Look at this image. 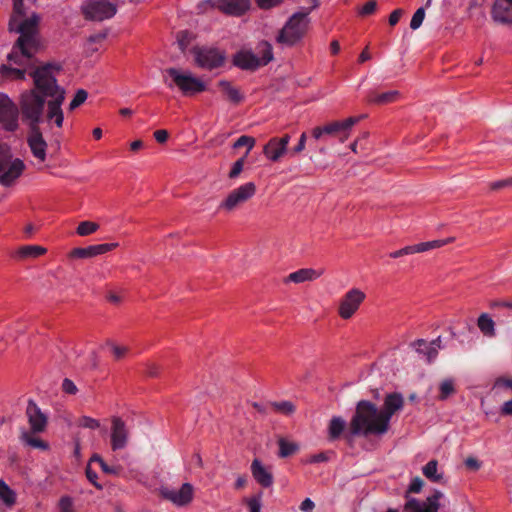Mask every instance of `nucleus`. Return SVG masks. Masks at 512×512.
I'll return each instance as SVG.
<instances>
[{
    "label": "nucleus",
    "mask_w": 512,
    "mask_h": 512,
    "mask_svg": "<svg viewBox=\"0 0 512 512\" xmlns=\"http://www.w3.org/2000/svg\"><path fill=\"white\" fill-rule=\"evenodd\" d=\"M59 63L49 62L35 67L29 72L34 88L21 93L19 109L22 121L31 127H39L41 122L62 128L64 113L62 105L66 91L58 84L56 75L61 71Z\"/></svg>",
    "instance_id": "obj_1"
},
{
    "label": "nucleus",
    "mask_w": 512,
    "mask_h": 512,
    "mask_svg": "<svg viewBox=\"0 0 512 512\" xmlns=\"http://www.w3.org/2000/svg\"><path fill=\"white\" fill-rule=\"evenodd\" d=\"M39 17L33 14L24 20H16V17H10L8 28L10 32L19 33L16 43L7 59L16 65H23L30 61L38 50V42L36 39V28Z\"/></svg>",
    "instance_id": "obj_2"
},
{
    "label": "nucleus",
    "mask_w": 512,
    "mask_h": 512,
    "mask_svg": "<svg viewBox=\"0 0 512 512\" xmlns=\"http://www.w3.org/2000/svg\"><path fill=\"white\" fill-rule=\"evenodd\" d=\"M387 431L388 428L378 407L368 400H360L350 420L348 433L351 436L366 437L369 435H382Z\"/></svg>",
    "instance_id": "obj_3"
},
{
    "label": "nucleus",
    "mask_w": 512,
    "mask_h": 512,
    "mask_svg": "<svg viewBox=\"0 0 512 512\" xmlns=\"http://www.w3.org/2000/svg\"><path fill=\"white\" fill-rule=\"evenodd\" d=\"M310 10H301L289 17L279 31L276 42L284 46H294L300 42L308 31Z\"/></svg>",
    "instance_id": "obj_4"
},
{
    "label": "nucleus",
    "mask_w": 512,
    "mask_h": 512,
    "mask_svg": "<svg viewBox=\"0 0 512 512\" xmlns=\"http://www.w3.org/2000/svg\"><path fill=\"white\" fill-rule=\"evenodd\" d=\"M365 115L358 117H349L342 121H332L324 126L315 127L312 130V137L315 140H323L325 137L339 138L340 142H345L350 136L351 129L356 125Z\"/></svg>",
    "instance_id": "obj_5"
},
{
    "label": "nucleus",
    "mask_w": 512,
    "mask_h": 512,
    "mask_svg": "<svg viewBox=\"0 0 512 512\" xmlns=\"http://www.w3.org/2000/svg\"><path fill=\"white\" fill-rule=\"evenodd\" d=\"M166 74L172 79L170 83L165 80L167 86L169 88L177 86L185 96H193L206 90L205 83L190 72H184L177 68H168L166 69Z\"/></svg>",
    "instance_id": "obj_6"
},
{
    "label": "nucleus",
    "mask_w": 512,
    "mask_h": 512,
    "mask_svg": "<svg viewBox=\"0 0 512 512\" xmlns=\"http://www.w3.org/2000/svg\"><path fill=\"white\" fill-rule=\"evenodd\" d=\"M25 169L24 162L13 159L9 149L0 145V185L9 187L22 175Z\"/></svg>",
    "instance_id": "obj_7"
},
{
    "label": "nucleus",
    "mask_w": 512,
    "mask_h": 512,
    "mask_svg": "<svg viewBox=\"0 0 512 512\" xmlns=\"http://www.w3.org/2000/svg\"><path fill=\"white\" fill-rule=\"evenodd\" d=\"M196 64L207 70H213L224 65L226 54L214 47H197L193 50Z\"/></svg>",
    "instance_id": "obj_8"
},
{
    "label": "nucleus",
    "mask_w": 512,
    "mask_h": 512,
    "mask_svg": "<svg viewBox=\"0 0 512 512\" xmlns=\"http://www.w3.org/2000/svg\"><path fill=\"white\" fill-rule=\"evenodd\" d=\"M116 12V6L109 0H86L83 6V13L88 20L103 21L112 18Z\"/></svg>",
    "instance_id": "obj_9"
},
{
    "label": "nucleus",
    "mask_w": 512,
    "mask_h": 512,
    "mask_svg": "<svg viewBox=\"0 0 512 512\" xmlns=\"http://www.w3.org/2000/svg\"><path fill=\"white\" fill-rule=\"evenodd\" d=\"M256 192V186L253 182H247L238 188L232 190L226 199L221 202L219 209L231 212L241 204L249 200Z\"/></svg>",
    "instance_id": "obj_10"
},
{
    "label": "nucleus",
    "mask_w": 512,
    "mask_h": 512,
    "mask_svg": "<svg viewBox=\"0 0 512 512\" xmlns=\"http://www.w3.org/2000/svg\"><path fill=\"white\" fill-rule=\"evenodd\" d=\"M366 294L359 288L348 290L340 300L338 313L342 319H350L364 302Z\"/></svg>",
    "instance_id": "obj_11"
},
{
    "label": "nucleus",
    "mask_w": 512,
    "mask_h": 512,
    "mask_svg": "<svg viewBox=\"0 0 512 512\" xmlns=\"http://www.w3.org/2000/svg\"><path fill=\"white\" fill-rule=\"evenodd\" d=\"M20 109L4 93H0V123L7 131H15L18 128V116Z\"/></svg>",
    "instance_id": "obj_12"
},
{
    "label": "nucleus",
    "mask_w": 512,
    "mask_h": 512,
    "mask_svg": "<svg viewBox=\"0 0 512 512\" xmlns=\"http://www.w3.org/2000/svg\"><path fill=\"white\" fill-rule=\"evenodd\" d=\"M111 422V448L113 451L124 449L129 439V431L126 424L118 416H113Z\"/></svg>",
    "instance_id": "obj_13"
},
{
    "label": "nucleus",
    "mask_w": 512,
    "mask_h": 512,
    "mask_svg": "<svg viewBox=\"0 0 512 512\" xmlns=\"http://www.w3.org/2000/svg\"><path fill=\"white\" fill-rule=\"evenodd\" d=\"M26 417L30 426L29 431L44 432L48 425V417L41 411L34 400L29 399L26 408Z\"/></svg>",
    "instance_id": "obj_14"
},
{
    "label": "nucleus",
    "mask_w": 512,
    "mask_h": 512,
    "mask_svg": "<svg viewBox=\"0 0 512 512\" xmlns=\"http://www.w3.org/2000/svg\"><path fill=\"white\" fill-rule=\"evenodd\" d=\"M443 494L436 490L431 496L427 497L425 501H419L417 499H410L404 506L405 512H438L439 510V499Z\"/></svg>",
    "instance_id": "obj_15"
},
{
    "label": "nucleus",
    "mask_w": 512,
    "mask_h": 512,
    "mask_svg": "<svg viewBox=\"0 0 512 512\" xmlns=\"http://www.w3.org/2000/svg\"><path fill=\"white\" fill-rule=\"evenodd\" d=\"M27 143L35 158L44 162L46 160L47 142L43 137L40 127L29 128Z\"/></svg>",
    "instance_id": "obj_16"
},
{
    "label": "nucleus",
    "mask_w": 512,
    "mask_h": 512,
    "mask_svg": "<svg viewBox=\"0 0 512 512\" xmlns=\"http://www.w3.org/2000/svg\"><path fill=\"white\" fill-rule=\"evenodd\" d=\"M290 141L288 134L281 138L273 137L263 148L264 155L273 162H277L286 152Z\"/></svg>",
    "instance_id": "obj_17"
},
{
    "label": "nucleus",
    "mask_w": 512,
    "mask_h": 512,
    "mask_svg": "<svg viewBox=\"0 0 512 512\" xmlns=\"http://www.w3.org/2000/svg\"><path fill=\"white\" fill-rule=\"evenodd\" d=\"M118 245H119L118 243H103V244H96V245H91V246L83 247V248L78 247V248H74L70 252V257L76 258V259L92 258V257L98 256V255L105 254V253L115 249L116 247H118Z\"/></svg>",
    "instance_id": "obj_18"
},
{
    "label": "nucleus",
    "mask_w": 512,
    "mask_h": 512,
    "mask_svg": "<svg viewBox=\"0 0 512 512\" xmlns=\"http://www.w3.org/2000/svg\"><path fill=\"white\" fill-rule=\"evenodd\" d=\"M403 405H404V398L400 393L394 392V393H389L386 395V397L384 399L383 409L380 411L382 414V418H383L388 429H389V423H390L391 417L393 416V414L395 412L402 409Z\"/></svg>",
    "instance_id": "obj_19"
},
{
    "label": "nucleus",
    "mask_w": 512,
    "mask_h": 512,
    "mask_svg": "<svg viewBox=\"0 0 512 512\" xmlns=\"http://www.w3.org/2000/svg\"><path fill=\"white\" fill-rule=\"evenodd\" d=\"M225 14L241 16L250 7V0H217L212 4Z\"/></svg>",
    "instance_id": "obj_20"
},
{
    "label": "nucleus",
    "mask_w": 512,
    "mask_h": 512,
    "mask_svg": "<svg viewBox=\"0 0 512 512\" xmlns=\"http://www.w3.org/2000/svg\"><path fill=\"white\" fill-rule=\"evenodd\" d=\"M163 496L177 506H185L192 501L193 487L189 483H184L179 490L163 491Z\"/></svg>",
    "instance_id": "obj_21"
},
{
    "label": "nucleus",
    "mask_w": 512,
    "mask_h": 512,
    "mask_svg": "<svg viewBox=\"0 0 512 512\" xmlns=\"http://www.w3.org/2000/svg\"><path fill=\"white\" fill-rule=\"evenodd\" d=\"M491 15L496 22L512 24V0H496Z\"/></svg>",
    "instance_id": "obj_22"
},
{
    "label": "nucleus",
    "mask_w": 512,
    "mask_h": 512,
    "mask_svg": "<svg viewBox=\"0 0 512 512\" xmlns=\"http://www.w3.org/2000/svg\"><path fill=\"white\" fill-rule=\"evenodd\" d=\"M233 64L242 70L254 71L260 67L258 56L250 50H241L233 56Z\"/></svg>",
    "instance_id": "obj_23"
},
{
    "label": "nucleus",
    "mask_w": 512,
    "mask_h": 512,
    "mask_svg": "<svg viewBox=\"0 0 512 512\" xmlns=\"http://www.w3.org/2000/svg\"><path fill=\"white\" fill-rule=\"evenodd\" d=\"M251 472L254 479L263 487L267 488L273 484V476L258 459L251 464Z\"/></svg>",
    "instance_id": "obj_24"
},
{
    "label": "nucleus",
    "mask_w": 512,
    "mask_h": 512,
    "mask_svg": "<svg viewBox=\"0 0 512 512\" xmlns=\"http://www.w3.org/2000/svg\"><path fill=\"white\" fill-rule=\"evenodd\" d=\"M399 95L400 94L397 90H390L382 93L370 91L367 95L366 100L369 104L386 105L397 101Z\"/></svg>",
    "instance_id": "obj_25"
},
{
    "label": "nucleus",
    "mask_w": 512,
    "mask_h": 512,
    "mask_svg": "<svg viewBox=\"0 0 512 512\" xmlns=\"http://www.w3.org/2000/svg\"><path fill=\"white\" fill-rule=\"evenodd\" d=\"M321 276V272H318L311 268H302L295 272L290 273L284 280L285 283L287 282H294V283H303L306 281H313L316 280Z\"/></svg>",
    "instance_id": "obj_26"
},
{
    "label": "nucleus",
    "mask_w": 512,
    "mask_h": 512,
    "mask_svg": "<svg viewBox=\"0 0 512 512\" xmlns=\"http://www.w3.org/2000/svg\"><path fill=\"white\" fill-rule=\"evenodd\" d=\"M32 58L30 61L25 62L23 65H19L22 68H14L10 65H0V75L5 79L12 80H24L26 75V67L31 65Z\"/></svg>",
    "instance_id": "obj_27"
},
{
    "label": "nucleus",
    "mask_w": 512,
    "mask_h": 512,
    "mask_svg": "<svg viewBox=\"0 0 512 512\" xmlns=\"http://www.w3.org/2000/svg\"><path fill=\"white\" fill-rule=\"evenodd\" d=\"M40 432H33V431H23L20 435V440L25 444L30 446L31 448L38 449V450H48L49 444L36 436V434H39Z\"/></svg>",
    "instance_id": "obj_28"
},
{
    "label": "nucleus",
    "mask_w": 512,
    "mask_h": 512,
    "mask_svg": "<svg viewBox=\"0 0 512 512\" xmlns=\"http://www.w3.org/2000/svg\"><path fill=\"white\" fill-rule=\"evenodd\" d=\"M219 87L231 102L238 104L243 101L244 96L241 94L240 90L232 86L230 82L222 80L219 82Z\"/></svg>",
    "instance_id": "obj_29"
},
{
    "label": "nucleus",
    "mask_w": 512,
    "mask_h": 512,
    "mask_svg": "<svg viewBox=\"0 0 512 512\" xmlns=\"http://www.w3.org/2000/svg\"><path fill=\"white\" fill-rule=\"evenodd\" d=\"M418 353H423L427 356L429 362L434 360L438 354L437 348L430 345L423 339H418L411 344Z\"/></svg>",
    "instance_id": "obj_30"
},
{
    "label": "nucleus",
    "mask_w": 512,
    "mask_h": 512,
    "mask_svg": "<svg viewBox=\"0 0 512 512\" xmlns=\"http://www.w3.org/2000/svg\"><path fill=\"white\" fill-rule=\"evenodd\" d=\"M477 325L480 331L488 337L495 336V323L493 319L486 313L479 316Z\"/></svg>",
    "instance_id": "obj_31"
},
{
    "label": "nucleus",
    "mask_w": 512,
    "mask_h": 512,
    "mask_svg": "<svg viewBox=\"0 0 512 512\" xmlns=\"http://www.w3.org/2000/svg\"><path fill=\"white\" fill-rule=\"evenodd\" d=\"M346 427V422L343 418L335 416L333 417L328 426L329 438L331 440L338 439L343 433Z\"/></svg>",
    "instance_id": "obj_32"
},
{
    "label": "nucleus",
    "mask_w": 512,
    "mask_h": 512,
    "mask_svg": "<svg viewBox=\"0 0 512 512\" xmlns=\"http://www.w3.org/2000/svg\"><path fill=\"white\" fill-rule=\"evenodd\" d=\"M258 62L260 67L267 65L270 61L273 60V52L272 46L270 43L266 41H262L259 43L258 47Z\"/></svg>",
    "instance_id": "obj_33"
},
{
    "label": "nucleus",
    "mask_w": 512,
    "mask_h": 512,
    "mask_svg": "<svg viewBox=\"0 0 512 512\" xmlns=\"http://www.w3.org/2000/svg\"><path fill=\"white\" fill-rule=\"evenodd\" d=\"M46 249L38 245H26L19 248L17 254L21 258H36L45 254Z\"/></svg>",
    "instance_id": "obj_34"
},
{
    "label": "nucleus",
    "mask_w": 512,
    "mask_h": 512,
    "mask_svg": "<svg viewBox=\"0 0 512 512\" xmlns=\"http://www.w3.org/2000/svg\"><path fill=\"white\" fill-rule=\"evenodd\" d=\"M438 462L436 460H430L423 468L422 472L424 476L432 482H441L443 476L437 473Z\"/></svg>",
    "instance_id": "obj_35"
},
{
    "label": "nucleus",
    "mask_w": 512,
    "mask_h": 512,
    "mask_svg": "<svg viewBox=\"0 0 512 512\" xmlns=\"http://www.w3.org/2000/svg\"><path fill=\"white\" fill-rule=\"evenodd\" d=\"M455 393V383L452 378L444 379L439 384V400H446Z\"/></svg>",
    "instance_id": "obj_36"
},
{
    "label": "nucleus",
    "mask_w": 512,
    "mask_h": 512,
    "mask_svg": "<svg viewBox=\"0 0 512 512\" xmlns=\"http://www.w3.org/2000/svg\"><path fill=\"white\" fill-rule=\"evenodd\" d=\"M0 498L8 507L16 502L15 492L2 480H0Z\"/></svg>",
    "instance_id": "obj_37"
},
{
    "label": "nucleus",
    "mask_w": 512,
    "mask_h": 512,
    "mask_svg": "<svg viewBox=\"0 0 512 512\" xmlns=\"http://www.w3.org/2000/svg\"><path fill=\"white\" fill-rule=\"evenodd\" d=\"M278 445H279V456L282 458L289 457V456L293 455L298 450L297 444H295L293 442H289V441L285 440L284 438L279 439Z\"/></svg>",
    "instance_id": "obj_38"
},
{
    "label": "nucleus",
    "mask_w": 512,
    "mask_h": 512,
    "mask_svg": "<svg viewBox=\"0 0 512 512\" xmlns=\"http://www.w3.org/2000/svg\"><path fill=\"white\" fill-rule=\"evenodd\" d=\"M269 406H271L276 412L286 416L293 414L296 409L295 405L291 401L270 402Z\"/></svg>",
    "instance_id": "obj_39"
},
{
    "label": "nucleus",
    "mask_w": 512,
    "mask_h": 512,
    "mask_svg": "<svg viewBox=\"0 0 512 512\" xmlns=\"http://www.w3.org/2000/svg\"><path fill=\"white\" fill-rule=\"evenodd\" d=\"M436 243H428V242H422L415 245H410L402 248V252L405 255L415 254V253H422L429 250H432V247L435 246Z\"/></svg>",
    "instance_id": "obj_40"
},
{
    "label": "nucleus",
    "mask_w": 512,
    "mask_h": 512,
    "mask_svg": "<svg viewBox=\"0 0 512 512\" xmlns=\"http://www.w3.org/2000/svg\"><path fill=\"white\" fill-rule=\"evenodd\" d=\"M98 228H99V225L95 222L83 221V222L79 223L76 232L80 236H87V235H90V234L96 232L98 230Z\"/></svg>",
    "instance_id": "obj_41"
},
{
    "label": "nucleus",
    "mask_w": 512,
    "mask_h": 512,
    "mask_svg": "<svg viewBox=\"0 0 512 512\" xmlns=\"http://www.w3.org/2000/svg\"><path fill=\"white\" fill-rule=\"evenodd\" d=\"M255 145V139L251 136L242 135L233 144V148L247 147L246 156Z\"/></svg>",
    "instance_id": "obj_42"
},
{
    "label": "nucleus",
    "mask_w": 512,
    "mask_h": 512,
    "mask_svg": "<svg viewBox=\"0 0 512 512\" xmlns=\"http://www.w3.org/2000/svg\"><path fill=\"white\" fill-rule=\"evenodd\" d=\"M87 97L88 93L84 89H79L69 104V110L73 111L74 109L79 107L86 101Z\"/></svg>",
    "instance_id": "obj_43"
},
{
    "label": "nucleus",
    "mask_w": 512,
    "mask_h": 512,
    "mask_svg": "<svg viewBox=\"0 0 512 512\" xmlns=\"http://www.w3.org/2000/svg\"><path fill=\"white\" fill-rule=\"evenodd\" d=\"M424 18H425V10L423 7H420L416 10L414 15L412 16V19L410 22V28L412 30H417L422 25Z\"/></svg>",
    "instance_id": "obj_44"
},
{
    "label": "nucleus",
    "mask_w": 512,
    "mask_h": 512,
    "mask_svg": "<svg viewBox=\"0 0 512 512\" xmlns=\"http://www.w3.org/2000/svg\"><path fill=\"white\" fill-rule=\"evenodd\" d=\"M424 481L419 477L416 476L411 480V483L409 485L408 490L406 491L405 497L407 498V501L411 498L408 497L409 493H419L421 489L423 488Z\"/></svg>",
    "instance_id": "obj_45"
},
{
    "label": "nucleus",
    "mask_w": 512,
    "mask_h": 512,
    "mask_svg": "<svg viewBox=\"0 0 512 512\" xmlns=\"http://www.w3.org/2000/svg\"><path fill=\"white\" fill-rule=\"evenodd\" d=\"M245 158H246V155L244 157H241L240 159H238L233 164V166L229 172V175H228L230 179L237 178L240 175V173L243 171L244 164H245Z\"/></svg>",
    "instance_id": "obj_46"
},
{
    "label": "nucleus",
    "mask_w": 512,
    "mask_h": 512,
    "mask_svg": "<svg viewBox=\"0 0 512 512\" xmlns=\"http://www.w3.org/2000/svg\"><path fill=\"white\" fill-rule=\"evenodd\" d=\"M79 426L89 429H97L100 427V423L98 420L89 416H82L79 419Z\"/></svg>",
    "instance_id": "obj_47"
},
{
    "label": "nucleus",
    "mask_w": 512,
    "mask_h": 512,
    "mask_svg": "<svg viewBox=\"0 0 512 512\" xmlns=\"http://www.w3.org/2000/svg\"><path fill=\"white\" fill-rule=\"evenodd\" d=\"M24 15L25 12L23 0H13V13L11 17H16V20H20Z\"/></svg>",
    "instance_id": "obj_48"
},
{
    "label": "nucleus",
    "mask_w": 512,
    "mask_h": 512,
    "mask_svg": "<svg viewBox=\"0 0 512 512\" xmlns=\"http://www.w3.org/2000/svg\"><path fill=\"white\" fill-rule=\"evenodd\" d=\"M284 0H255L260 9L268 10L280 5Z\"/></svg>",
    "instance_id": "obj_49"
},
{
    "label": "nucleus",
    "mask_w": 512,
    "mask_h": 512,
    "mask_svg": "<svg viewBox=\"0 0 512 512\" xmlns=\"http://www.w3.org/2000/svg\"><path fill=\"white\" fill-rule=\"evenodd\" d=\"M85 473L91 484H93L97 489H102V485L97 482L98 475L94 470L91 469L90 463L87 465Z\"/></svg>",
    "instance_id": "obj_50"
},
{
    "label": "nucleus",
    "mask_w": 512,
    "mask_h": 512,
    "mask_svg": "<svg viewBox=\"0 0 512 512\" xmlns=\"http://www.w3.org/2000/svg\"><path fill=\"white\" fill-rule=\"evenodd\" d=\"M508 186H512V177L490 183V189L493 191H498Z\"/></svg>",
    "instance_id": "obj_51"
},
{
    "label": "nucleus",
    "mask_w": 512,
    "mask_h": 512,
    "mask_svg": "<svg viewBox=\"0 0 512 512\" xmlns=\"http://www.w3.org/2000/svg\"><path fill=\"white\" fill-rule=\"evenodd\" d=\"M62 389L65 393L74 395L77 393L78 389L74 382L68 378H65L62 382Z\"/></svg>",
    "instance_id": "obj_52"
},
{
    "label": "nucleus",
    "mask_w": 512,
    "mask_h": 512,
    "mask_svg": "<svg viewBox=\"0 0 512 512\" xmlns=\"http://www.w3.org/2000/svg\"><path fill=\"white\" fill-rule=\"evenodd\" d=\"M377 8V2L374 0H370L364 4L362 9L360 10L361 15H369L375 12Z\"/></svg>",
    "instance_id": "obj_53"
},
{
    "label": "nucleus",
    "mask_w": 512,
    "mask_h": 512,
    "mask_svg": "<svg viewBox=\"0 0 512 512\" xmlns=\"http://www.w3.org/2000/svg\"><path fill=\"white\" fill-rule=\"evenodd\" d=\"M111 347L113 355L117 360L122 359L128 352V348L125 346H118L113 344Z\"/></svg>",
    "instance_id": "obj_54"
},
{
    "label": "nucleus",
    "mask_w": 512,
    "mask_h": 512,
    "mask_svg": "<svg viewBox=\"0 0 512 512\" xmlns=\"http://www.w3.org/2000/svg\"><path fill=\"white\" fill-rule=\"evenodd\" d=\"M250 512H261L260 497H253L248 501Z\"/></svg>",
    "instance_id": "obj_55"
},
{
    "label": "nucleus",
    "mask_w": 512,
    "mask_h": 512,
    "mask_svg": "<svg viewBox=\"0 0 512 512\" xmlns=\"http://www.w3.org/2000/svg\"><path fill=\"white\" fill-rule=\"evenodd\" d=\"M403 13H404V11H403L402 9H396V10H394V11L390 14V16H389V24H390L391 26H395V25L399 22V20H400V18L402 17Z\"/></svg>",
    "instance_id": "obj_56"
},
{
    "label": "nucleus",
    "mask_w": 512,
    "mask_h": 512,
    "mask_svg": "<svg viewBox=\"0 0 512 512\" xmlns=\"http://www.w3.org/2000/svg\"><path fill=\"white\" fill-rule=\"evenodd\" d=\"M100 467L102 471L109 475H117L119 473V468L108 465L105 461H101Z\"/></svg>",
    "instance_id": "obj_57"
},
{
    "label": "nucleus",
    "mask_w": 512,
    "mask_h": 512,
    "mask_svg": "<svg viewBox=\"0 0 512 512\" xmlns=\"http://www.w3.org/2000/svg\"><path fill=\"white\" fill-rule=\"evenodd\" d=\"M314 508L315 504L310 498L304 499L300 505V510L302 512H313Z\"/></svg>",
    "instance_id": "obj_58"
},
{
    "label": "nucleus",
    "mask_w": 512,
    "mask_h": 512,
    "mask_svg": "<svg viewBox=\"0 0 512 512\" xmlns=\"http://www.w3.org/2000/svg\"><path fill=\"white\" fill-rule=\"evenodd\" d=\"M306 139H307L306 133H302L298 144L292 150L293 154H298L305 149Z\"/></svg>",
    "instance_id": "obj_59"
},
{
    "label": "nucleus",
    "mask_w": 512,
    "mask_h": 512,
    "mask_svg": "<svg viewBox=\"0 0 512 512\" xmlns=\"http://www.w3.org/2000/svg\"><path fill=\"white\" fill-rule=\"evenodd\" d=\"M187 35H188V33L186 31H181L177 35L178 44L182 51L186 48V46L188 44Z\"/></svg>",
    "instance_id": "obj_60"
},
{
    "label": "nucleus",
    "mask_w": 512,
    "mask_h": 512,
    "mask_svg": "<svg viewBox=\"0 0 512 512\" xmlns=\"http://www.w3.org/2000/svg\"><path fill=\"white\" fill-rule=\"evenodd\" d=\"M71 505H72V502L69 497L61 498V500H60L61 512H72Z\"/></svg>",
    "instance_id": "obj_61"
},
{
    "label": "nucleus",
    "mask_w": 512,
    "mask_h": 512,
    "mask_svg": "<svg viewBox=\"0 0 512 512\" xmlns=\"http://www.w3.org/2000/svg\"><path fill=\"white\" fill-rule=\"evenodd\" d=\"M154 137L158 143H165L169 134L166 130H157L154 132Z\"/></svg>",
    "instance_id": "obj_62"
},
{
    "label": "nucleus",
    "mask_w": 512,
    "mask_h": 512,
    "mask_svg": "<svg viewBox=\"0 0 512 512\" xmlns=\"http://www.w3.org/2000/svg\"><path fill=\"white\" fill-rule=\"evenodd\" d=\"M465 465L471 470H478L480 468V462L474 457H468L465 460Z\"/></svg>",
    "instance_id": "obj_63"
},
{
    "label": "nucleus",
    "mask_w": 512,
    "mask_h": 512,
    "mask_svg": "<svg viewBox=\"0 0 512 512\" xmlns=\"http://www.w3.org/2000/svg\"><path fill=\"white\" fill-rule=\"evenodd\" d=\"M495 386H504L506 388L512 389V379L500 377L496 380Z\"/></svg>",
    "instance_id": "obj_64"
}]
</instances>
